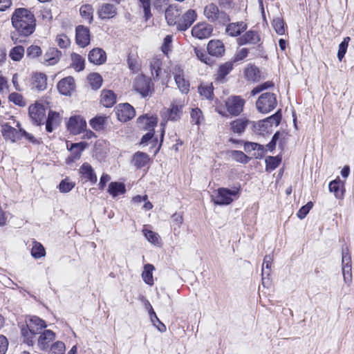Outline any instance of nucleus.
Masks as SVG:
<instances>
[{"instance_id": "obj_1", "label": "nucleus", "mask_w": 354, "mask_h": 354, "mask_svg": "<svg viewBox=\"0 0 354 354\" xmlns=\"http://www.w3.org/2000/svg\"><path fill=\"white\" fill-rule=\"evenodd\" d=\"M12 24L19 35L21 37L18 40L15 35L12 36V40L17 42H26L24 37L31 35L35 30V18L34 15L26 8H18L12 15Z\"/></svg>"}, {"instance_id": "obj_2", "label": "nucleus", "mask_w": 354, "mask_h": 354, "mask_svg": "<svg viewBox=\"0 0 354 354\" xmlns=\"http://www.w3.org/2000/svg\"><path fill=\"white\" fill-rule=\"evenodd\" d=\"M225 46H206V48L198 46L194 48L195 53L201 62L211 64L213 61L210 56H221L225 52Z\"/></svg>"}, {"instance_id": "obj_3", "label": "nucleus", "mask_w": 354, "mask_h": 354, "mask_svg": "<svg viewBox=\"0 0 354 354\" xmlns=\"http://www.w3.org/2000/svg\"><path fill=\"white\" fill-rule=\"evenodd\" d=\"M203 14L210 22L218 21L219 24H225L230 20L228 15L224 11L219 10L218 6L213 3L207 4L204 8Z\"/></svg>"}, {"instance_id": "obj_4", "label": "nucleus", "mask_w": 354, "mask_h": 354, "mask_svg": "<svg viewBox=\"0 0 354 354\" xmlns=\"http://www.w3.org/2000/svg\"><path fill=\"white\" fill-rule=\"evenodd\" d=\"M276 95L271 93L261 94L256 102V107L259 112L268 113L272 111L277 106Z\"/></svg>"}, {"instance_id": "obj_5", "label": "nucleus", "mask_w": 354, "mask_h": 354, "mask_svg": "<svg viewBox=\"0 0 354 354\" xmlns=\"http://www.w3.org/2000/svg\"><path fill=\"white\" fill-rule=\"evenodd\" d=\"M186 105L184 98L174 99L170 107L165 110L162 116L165 119L171 121L179 120L183 114V109Z\"/></svg>"}, {"instance_id": "obj_6", "label": "nucleus", "mask_w": 354, "mask_h": 354, "mask_svg": "<svg viewBox=\"0 0 354 354\" xmlns=\"http://www.w3.org/2000/svg\"><path fill=\"white\" fill-rule=\"evenodd\" d=\"M239 189L234 187L233 189L221 187L217 189L216 194L214 196V202L220 205L230 204L234 198L238 197Z\"/></svg>"}, {"instance_id": "obj_7", "label": "nucleus", "mask_w": 354, "mask_h": 354, "mask_svg": "<svg viewBox=\"0 0 354 354\" xmlns=\"http://www.w3.org/2000/svg\"><path fill=\"white\" fill-rule=\"evenodd\" d=\"M342 274L344 282L350 286L352 281V266H351V257L348 249L346 247L342 248Z\"/></svg>"}, {"instance_id": "obj_8", "label": "nucleus", "mask_w": 354, "mask_h": 354, "mask_svg": "<svg viewBox=\"0 0 354 354\" xmlns=\"http://www.w3.org/2000/svg\"><path fill=\"white\" fill-rule=\"evenodd\" d=\"M245 103L244 99L241 96H230L225 101L226 109L230 115L236 116L243 111Z\"/></svg>"}, {"instance_id": "obj_9", "label": "nucleus", "mask_w": 354, "mask_h": 354, "mask_svg": "<svg viewBox=\"0 0 354 354\" xmlns=\"http://www.w3.org/2000/svg\"><path fill=\"white\" fill-rule=\"evenodd\" d=\"M176 84L179 90L183 93L189 91V82L185 77L184 71L179 65H175L171 69Z\"/></svg>"}, {"instance_id": "obj_10", "label": "nucleus", "mask_w": 354, "mask_h": 354, "mask_svg": "<svg viewBox=\"0 0 354 354\" xmlns=\"http://www.w3.org/2000/svg\"><path fill=\"white\" fill-rule=\"evenodd\" d=\"M86 127V120L80 115H74L69 118L67 123L68 130L73 135L82 133Z\"/></svg>"}, {"instance_id": "obj_11", "label": "nucleus", "mask_w": 354, "mask_h": 354, "mask_svg": "<svg viewBox=\"0 0 354 354\" xmlns=\"http://www.w3.org/2000/svg\"><path fill=\"white\" fill-rule=\"evenodd\" d=\"M115 110L118 119L121 122H127L135 116V110L129 103L120 104Z\"/></svg>"}, {"instance_id": "obj_12", "label": "nucleus", "mask_w": 354, "mask_h": 354, "mask_svg": "<svg viewBox=\"0 0 354 354\" xmlns=\"http://www.w3.org/2000/svg\"><path fill=\"white\" fill-rule=\"evenodd\" d=\"M151 80L145 75H138L133 82V88L143 97L147 96L151 91Z\"/></svg>"}, {"instance_id": "obj_13", "label": "nucleus", "mask_w": 354, "mask_h": 354, "mask_svg": "<svg viewBox=\"0 0 354 354\" xmlns=\"http://www.w3.org/2000/svg\"><path fill=\"white\" fill-rule=\"evenodd\" d=\"M213 31L212 25L205 22L198 23L195 25L192 30V36L198 39H203L210 37Z\"/></svg>"}, {"instance_id": "obj_14", "label": "nucleus", "mask_w": 354, "mask_h": 354, "mask_svg": "<svg viewBox=\"0 0 354 354\" xmlns=\"http://www.w3.org/2000/svg\"><path fill=\"white\" fill-rule=\"evenodd\" d=\"M17 127L19 128V130L11 127L8 123L3 124L1 132L4 138L10 140L12 142H15L17 140L21 139L22 129L20 127V124L19 122L17 123Z\"/></svg>"}, {"instance_id": "obj_15", "label": "nucleus", "mask_w": 354, "mask_h": 354, "mask_svg": "<svg viewBox=\"0 0 354 354\" xmlns=\"http://www.w3.org/2000/svg\"><path fill=\"white\" fill-rule=\"evenodd\" d=\"M29 115L35 124H40L44 121L46 115L44 105L39 102L30 105L29 107Z\"/></svg>"}, {"instance_id": "obj_16", "label": "nucleus", "mask_w": 354, "mask_h": 354, "mask_svg": "<svg viewBox=\"0 0 354 354\" xmlns=\"http://www.w3.org/2000/svg\"><path fill=\"white\" fill-rule=\"evenodd\" d=\"M197 14L194 10H188L181 18L178 19L177 29L179 30H186L196 21Z\"/></svg>"}, {"instance_id": "obj_17", "label": "nucleus", "mask_w": 354, "mask_h": 354, "mask_svg": "<svg viewBox=\"0 0 354 354\" xmlns=\"http://www.w3.org/2000/svg\"><path fill=\"white\" fill-rule=\"evenodd\" d=\"M88 146L86 142H80L77 143H67V149L71 151V155L68 160L71 162H75L78 160L82 155L83 151Z\"/></svg>"}, {"instance_id": "obj_18", "label": "nucleus", "mask_w": 354, "mask_h": 354, "mask_svg": "<svg viewBox=\"0 0 354 354\" xmlns=\"http://www.w3.org/2000/svg\"><path fill=\"white\" fill-rule=\"evenodd\" d=\"M180 14V10L177 5L169 6L165 12V19L167 24L169 26H177Z\"/></svg>"}, {"instance_id": "obj_19", "label": "nucleus", "mask_w": 354, "mask_h": 354, "mask_svg": "<svg viewBox=\"0 0 354 354\" xmlns=\"http://www.w3.org/2000/svg\"><path fill=\"white\" fill-rule=\"evenodd\" d=\"M75 80L73 77L68 76L61 80L57 84L59 93L64 95H70L75 89Z\"/></svg>"}, {"instance_id": "obj_20", "label": "nucleus", "mask_w": 354, "mask_h": 354, "mask_svg": "<svg viewBox=\"0 0 354 354\" xmlns=\"http://www.w3.org/2000/svg\"><path fill=\"white\" fill-rule=\"evenodd\" d=\"M247 24L243 21L229 24L226 28V33L231 37H237L247 29Z\"/></svg>"}, {"instance_id": "obj_21", "label": "nucleus", "mask_w": 354, "mask_h": 354, "mask_svg": "<svg viewBox=\"0 0 354 354\" xmlns=\"http://www.w3.org/2000/svg\"><path fill=\"white\" fill-rule=\"evenodd\" d=\"M80 174L86 181H90L92 184L97 183V176L90 164L87 162L82 164L80 168Z\"/></svg>"}, {"instance_id": "obj_22", "label": "nucleus", "mask_w": 354, "mask_h": 354, "mask_svg": "<svg viewBox=\"0 0 354 354\" xmlns=\"http://www.w3.org/2000/svg\"><path fill=\"white\" fill-rule=\"evenodd\" d=\"M106 59V55L104 50L95 48L88 54V60L96 65L103 64Z\"/></svg>"}, {"instance_id": "obj_23", "label": "nucleus", "mask_w": 354, "mask_h": 354, "mask_svg": "<svg viewBox=\"0 0 354 354\" xmlns=\"http://www.w3.org/2000/svg\"><path fill=\"white\" fill-rule=\"evenodd\" d=\"M250 122H251L245 118H238L230 123V128L234 133L241 135Z\"/></svg>"}, {"instance_id": "obj_24", "label": "nucleus", "mask_w": 354, "mask_h": 354, "mask_svg": "<svg viewBox=\"0 0 354 354\" xmlns=\"http://www.w3.org/2000/svg\"><path fill=\"white\" fill-rule=\"evenodd\" d=\"M158 118L155 116H140L138 119V124L145 130L153 131L157 124Z\"/></svg>"}, {"instance_id": "obj_25", "label": "nucleus", "mask_w": 354, "mask_h": 354, "mask_svg": "<svg viewBox=\"0 0 354 354\" xmlns=\"http://www.w3.org/2000/svg\"><path fill=\"white\" fill-rule=\"evenodd\" d=\"M97 12L101 19H110L116 15V9L112 4L104 3L100 6Z\"/></svg>"}, {"instance_id": "obj_26", "label": "nucleus", "mask_w": 354, "mask_h": 354, "mask_svg": "<svg viewBox=\"0 0 354 354\" xmlns=\"http://www.w3.org/2000/svg\"><path fill=\"white\" fill-rule=\"evenodd\" d=\"M55 337V334L50 330H46L38 338V346L42 350L48 347V344Z\"/></svg>"}, {"instance_id": "obj_27", "label": "nucleus", "mask_w": 354, "mask_h": 354, "mask_svg": "<svg viewBox=\"0 0 354 354\" xmlns=\"http://www.w3.org/2000/svg\"><path fill=\"white\" fill-rule=\"evenodd\" d=\"M76 42L77 44H90V34L88 28L80 26L76 28Z\"/></svg>"}, {"instance_id": "obj_28", "label": "nucleus", "mask_w": 354, "mask_h": 354, "mask_svg": "<svg viewBox=\"0 0 354 354\" xmlns=\"http://www.w3.org/2000/svg\"><path fill=\"white\" fill-rule=\"evenodd\" d=\"M100 102L105 107H111L116 102V95L111 90H104L101 93Z\"/></svg>"}, {"instance_id": "obj_29", "label": "nucleus", "mask_w": 354, "mask_h": 354, "mask_svg": "<svg viewBox=\"0 0 354 354\" xmlns=\"http://www.w3.org/2000/svg\"><path fill=\"white\" fill-rule=\"evenodd\" d=\"M46 75L42 73H36L32 76V85L39 91H44L47 86Z\"/></svg>"}, {"instance_id": "obj_30", "label": "nucleus", "mask_w": 354, "mask_h": 354, "mask_svg": "<svg viewBox=\"0 0 354 354\" xmlns=\"http://www.w3.org/2000/svg\"><path fill=\"white\" fill-rule=\"evenodd\" d=\"M60 121L59 114L50 111L46 120V129L48 132H52L59 125Z\"/></svg>"}, {"instance_id": "obj_31", "label": "nucleus", "mask_w": 354, "mask_h": 354, "mask_svg": "<svg viewBox=\"0 0 354 354\" xmlns=\"http://www.w3.org/2000/svg\"><path fill=\"white\" fill-rule=\"evenodd\" d=\"M149 160V155L146 153L138 151L133 157L132 163L137 168H142L147 165Z\"/></svg>"}, {"instance_id": "obj_32", "label": "nucleus", "mask_w": 354, "mask_h": 354, "mask_svg": "<svg viewBox=\"0 0 354 354\" xmlns=\"http://www.w3.org/2000/svg\"><path fill=\"white\" fill-rule=\"evenodd\" d=\"M46 326L45 322L38 317H32L30 318L29 323L26 325L27 328L39 333L40 330Z\"/></svg>"}, {"instance_id": "obj_33", "label": "nucleus", "mask_w": 354, "mask_h": 354, "mask_svg": "<svg viewBox=\"0 0 354 354\" xmlns=\"http://www.w3.org/2000/svg\"><path fill=\"white\" fill-rule=\"evenodd\" d=\"M60 55L61 53L56 48L50 47L44 55V60L48 65H53L58 62Z\"/></svg>"}, {"instance_id": "obj_34", "label": "nucleus", "mask_w": 354, "mask_h": 354, "mask_svg": "<svg viewBox=\"0 0 354 354\" xmlns=\"http://www.w3.org/2000/svg\"><path fill=\"white\" fill-rule=\"evenodd\" d=\"M260 41V37L257 32L249 30L246 32L241 37L240 44H256Z\"/></svg>"}, {"instance_id": "obj_35", "label": "nucleus", "mask_w": 354, "mask_h": 354, "mask_svg": "<svg viewBox=\"0 0 354 354\" xmlns=\"http://www.w3.org/2000/svg\"><path fill=\"white\" fill-rule=\"evenodd\" d=\"M125 185L122 183L112 182L109 185L108 192L113 197L125 193Z\"/></svg>"}, {"instance_id": "obj_36", "label": "nucleus", "mask_w": 354, "mask_h": 354, "mask_svg": "<svg viewBox=\"0 0 354 354\" xmlns=\"http://www.w3.org/2000/svg\"><path fill=\"white\" fill-rule=\"evenodd\" d=\"M71 67L73 68L76 71L80 72L83 71L84 68L85 59L81 55L77 53L71 54Z\"/></svg>"}, {"instance_id": "obj_37", "label": "nucleus", "mask_w": 354, "mask_h": 354, "mask_svg": "<svg viewBox=\"0 0 354 354\" xmlns=\"http://www.w3.org/2000/svg\"><path fill=\"white\" fill-rule=\"evenodd\" d=\"M245 76L249 81L257 82L260 79L259 71L254 66H250L245 70Z\"/></svg>"}, {"instance_id": "obj_38", "label": "nucleus", "mask_w": 354, "mask_h": 354, "mask_svg": "<svg viewBox=\"0 0 354 354\" xmlns=\"http://www.w3.org/2000/svg\"><path fill=\"white\" fill-rule=\"evenodd\" d=\"M154 270V266L152 264L147 263L144 267V270L142 273V277L144 281L149 284L153 285V279L152 272Z\"/></svg>"}, {"instance_id": "obj_39", "label": "nucleus", "mask_w": 354, "mask_h": 354, "mask_svg": "<svg viewBox=\"0 0 354 354\" xmlns=\"http://www.w3.org/2000/svg\"><path fill=\"white\" fill-rule=\"evenodd\" d=\"M82 17L89 24L93 21V9L91 5L85 4L81 6L80 9Z\"/></svg>"}, {"instance_id": "obj_40", "label": "nucleus", "mask_w": 354, "mask_h": 354, "mask_svg": "<svg viewBox=\"0 0 354 354\" xmlns=\"http://www.w3.org/2000/svg\"><path fill=\"white\" fill-rule=\"evenodd\" d=\"M214 87L212 84H201L198 87V92L201 95L205 97L207 100H212L213 97Z\"/></svg>"}, {"instance_id": "obj_41", "label": "nucleus", "mask_w": 354, "mask_h": 354, "mask_svg": "<svg viewBox=\"0 0 354 354\" xmlns=\"http://www.w3.org/2000/svg\"><path fill=\"white\" fill-rule=\"evenodd\" d=\"M37 333H36L35 332L31 331V330H30L26 327H23L21 328V335L24 338V342L27 344L29 346L33 345V344L35 342L34 338H35V335H37Z\"/></svg>"}, {"instance_id": "obj_42", "label": "nucleus", "mask_w": 354, "mask_h": 354, "mask_svg": "<svg viewBox=\"0 0 354 354\" xmlns=\"http://www.w3.org/2000/svg\"><path fill=\"white\" fill-rule=\"evenodd\" d=\"M88 80L93 89H98L102 86L103 81L102 76L97 73L90 74Z\"/></svg>"}, {"instance_id": "obj_43", "label": "nucleus", "mask_w": 354, "mask_h": 354, "mask_svg": "<svg viewBox=\"0 0 354 354\" xmlns=\"http://www.w3.org/2000/svg\"><path fill=\"white\" fill-rule=\"evenodd\" d=\"M142 233L151 243L154 245H158L160 243V236L158 233L145 228L142 230Z\"/></svg>"}, {"instance_id": "obj_44", "label": "nucleus", "mask_w": 354, "mask_h": 354, "mask_svg": "<svg viewBox=\"0 0 354 354\" xmlns=\"http://www.w3.org/2000/svg\"><path fill=\"white\" fill-rule=\"evenodd\" d=\"M272 26L275 30V32L279 35H282L285 33L286 27L285 23L282 18L277 17L274 18L272 21Z\"/></svg>"}, {"instance_id": "obj_45", "label": "nucleus", "mask_w": 354, "mask_h": 354, "mask_svg": "<svg viewBox=\"0 0 354 354\" xmlns=\"http://www.w3.org/2000/svg\"><path fill=\"white\" fill-rule=\"evenodd\" d=\"M281 159L279 156H268L266 159V170L272 171L280 164Z\"/></svg>"}, {"instance_id": "obj_46", "label": "nucleus", "mask_w": 354, "mask_h": 354, "mask_svg": "<svg viewBox=\"0 0 354 354\" xmlns=\"http://www.w3.org/2000/svg\"><path fill=\"white\" fill-rule=\"evenodd\" d=\"M46 252L44 246L38 243L34 242V245L31 250V254L35 259H39L45 256Z\"/></svg>"}, {"instance_id": "obj_47", "label": "nucleus", "mask_w": 354, "mask_h": 354, "mask_svg": "<svg viewBox=\"0 0 354 354\" xmlns=\"http://www.w3.org/2000/svg\"><path fill=\"white\" fill-rule=\"evenodd\" d=\"M24 55L23 46H15L10 52V57L14 61H19Z\"/></svg>"}, {"instance_id": "obj_48", "label": "nucleus", "mask_w": 354, "mask_h": 354, "mask_svg": "<svg viewBox=\"0 0 354 354\" xmlns=\"http://www.w3.org/2000/svg\"><path fill=\"white\" fill-rule=\"evenodd\" d=\"M270 128L269 124L265 119L253 124L254 131L259 134L268 132Z\"/></svg>"}, {"instance_id": "obj_49", "label": "nucleus", "mask_w": 354, "mask_h": 354, "mask_svg": "<svg viewBox=\"0 0 354 354\" xmlns=\"http://www.w3.org/2000/svg\"><path fill=\"white\" fill-rule=\"evenodd\" d=\"M106 119L104 116H96L90 120V125L95 131H99L103 129Z\"/></svg>"}, {"instance_id": "obj_50", "label": "nucleus", "mask_w": 354, "mask_h": 354, "mask_svg": "<svg viewBox=\"0 0 354 354\" xmlns=\"http://www.w3.org/2000/svg\"><path fill=\"white\" fill-rule=\"evenodd\" d=\"M233 68V64L232 62H226L221 65L218 71V77L219 79H224L227 75H228Z\"/></svg>"}, {"instance_id": "obj_51", "label": "nucleus", "mask_w": 354, "mask_h": 354, "mask_svg": "<svg viewBox=\"0 0 354 354\" xmlns=\"http://www.w3.org/2000/svg\"><path fill=\"white\" fill-rule=\"evenodd\" d=\"M140 2V7L142 8L144 17L147 21L149 19L152 15L151 13V3L149 0H138Z\"/></svg>"}, {"instance_id": "obj_52", "label": "nucleus", "mask_w": 354, "mask_h": 354, "mask_svg": "<svg viewBox=\"0 0 354 354\" xmlns=\"http://www.w3.org/2000/svg\"><path fill=\"white\" fill-rule=\"evenodd\" d=\"M272 261V258L270 255L265 256L262 265V272L263 274H267L268 277L270 275Z\"/></svg>"}, {"instance_id": "obj_53", "label": "nucleus", "mask_w": 354, "mask_h": 354, "mask_svg": "<svg viewBox=\"0 0 354 354\" xmlns=\"http://www.w3.org/2000/svg\"><path fill=\"white\" fill-rule=\"evenodd\" d=\"M161 61L159 58L154 57L151 63L150 67L151 70V74L153 77H158L159 76V72L160 71Z\"/></svg>"}, {"instance_id": "obj_54", "label": "nucleus", "mask_w": 354, "mask_h": 354, "mask_svg": "<svg viewBox=\"0 0 354 354\" xmlns=\"http://www.w3.org/2000/svg\"><path fill=\"white\" fill-rule=\"evenodd\" d=\"M65 344L62 342H56L50 348L49 354H64L65 352Z\"/></svg>"}, {"instance_id": "obj_55", "label": "nucleus", "mask_w": 354, "mask_h": 354, "mask_svg": "<svg viewBox=\"0 0 354 354\" xmlns=\"http://www.w3.org/2000/svg\"><path fill=\"white\" fill-rule=\"evenodd\" d=\"M340 180H333L329 183V190L330 192H333L337 198L342 196V192L339 189Z\"/></svg>"}, {"instance_id": "obj_56", "label": "nucleus", "mask_w": 354, "mask_h": 354, "mask_svg": "<svg viewBox=\"0 0 354 354\" xmlns=\"http://www.w3.org/2000/svg\"><path fill=\"white\" fill-rule=\"evenodd\" d=\"M232 158L239 162L247 163L248 162V157L241 151H232L231 152Z\"/></svg>"}, {"instance_id": "obj_57", "label": "nucleus", "mask_w": 354, "mask_h": 354, "mask_svg": "<svg viewBox=\"0 0 354 354\" xmlns=\"http://www.w3.org/2000/svg\"><path fill=\"white\" fill-rule=\"evenodd\" d=\"M281 114L280 111H278L277 113L266 118L265 120L269 124V127H272L273 125L278 126L281 122Z\"/></svg>"}, {"instance_id": "obj_58", "label": "nucleus", "mask_w": 354, "mask_h": 354, "mask_svg": "<svg viewBox=\"0 0 354 354\" xmlns=\"http://www.w3.org/2000/svg\"><path fill=\"white\" fill-rule=\"evenodd\" d=\"M171 218L174 232L178 231V232H179L180 225L183 222V215L180 213H174Z\"/></svg>"}, {"instance_id": "obj_59", "label": "nucleus", "mask_w": 354, "mask_h": 354, "mask_svg": "<svg viewBox=\"0 0 354 354\" xmlns=\"http://www.w3.org/2000/svg\"><path fill=\"white\" fill-rule=\"evenodd\" d=\"M9 100L12 102L14 104L20 106H25L26 103L24 101L23 96L17 93H12L9 95Z\"/></svg>"}, {"instance_id": "obj_60", "label": "nucleus", "mask_w": 354, "mask_h": 354, "mask_svg": "<svg viewBox=\"0 0 354 354\" xmlns=\"http://www.w3.org/2000/svg\"><path fill=\"white\" fill-rule=\"evenodd\" d=\"M313 204L312 202H308L306 205L302 206L297 213V216L300 219L304 218L308 214L309 211L312 209Z\"/></svg>"}, {"instance_id": "obj_61", "label": "nucleus", "mask_w": 354, "mask_h": 354, "mask_svg": "<svg viewBox=\"0 0 354 354\" xmlns=\"http://www.w3.org/2000/svg\"><path fill=\"white\" fill-rule=\"evenodd\" d=\"M75 187V183L68 182L66 179L63 180L59 185V189L61 192L67 193Z\"/></svg>"}, {"instance_id": "obj_62", "label": "nucleus", "mask_w": 354, "mask_h": 354, "mask_svg": "<svg viewBox=\"0 0 354 354\" xmlns=\"http://www.w3.org/2000/svg\"><path fill=\"white\" fill-rule=\"evenodd\" d=\"M192 121L196 124H198L203 119V114L201 109L198 108L192 109L191 111Z\"/></svg>"}, {"instance_id": "obj_63", "label": "nucleus", "mask_w": 354, "mask_h": 354, "mask_svg": "<svg viewBox=\"0 0 354 354\" xmlns=\"http://www.w3.org/2000/svg\"><path fill=\"white\" fill-rule=\"evenodd\" d=\"M264 147L261 145L257 144L256 142H247L244 145V150L246 152H250L251 151L258 150L263 151Z\"/></svg>"}, {"instance_id": "obj_64", "label": "nucleus", "mask_w": 354, "mask_h": 354, "mask_svg": "<svg viewBox=\"0 0 354 354\" xmlns=\"http://www.w3.org/2000/svg\"><path fill=\"white\" fill-rule=\"evenodd\" d=\"M41 53L39 46H30L27 49V56L34 58L38 57Z\"/></svg>"}]
</instances>
